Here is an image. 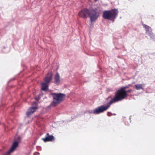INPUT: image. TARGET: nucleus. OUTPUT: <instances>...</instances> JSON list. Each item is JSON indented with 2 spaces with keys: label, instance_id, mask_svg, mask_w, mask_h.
<instances>
[{
  "label": "nucleus",
  "instance_id": "1",
  "mask_svg": "<svg viewBox=\"0 0 155 155\" xmlns=\"http://www.w3.org/2000/svg\"><path fill=\"white\" fill-rule=\"evenodd\" d=\"M131 84H129L122 87L115 94V96L107 103V105H101L94 109L90 113L96 114H99L107 110L113 103L121 101L124 99L128 95L126 94L125 89L132 87Z\"/></svg>",
  "mask_w": 155,
  "mask_h": 155
},
{
  "label": "nucleus",
  "instance_id": "2",
  "mask_svg": "<svg viewBox=\"0 0 155 155\" xmlns=\"http://www.w3.org/2000/svg\"><path fill=\"white\" fill-rule=\"evenodd\" d=\"M100 13L97 8L88 9L84 8L82 9L78 13L79 17L84 19H86L88 16L90 18L91 23L96 20L99 16Z\"/></svg>",
  "mask_w": 155,
  "mask_h": 155
},
{
  "label": "nucleus",
  "instance_id": "3",
  "mask_svg": "<svg viewBox=\"0 0 155 155\" xmlns=\"http://www.w3.org/2000/svg\"><path fill=\"white\" fill-rule=\"evenodd\" d=\"M118 11L117 9H112L105 10L102 14V17L104 19L108 20L114 22L117 16Z\"/></svg>",
  "mask_w": 155,
  "mask_h": 155
},
{
  "label": "nucleus",
  "instance_id": "4",
  "mask_svg": "<svg viewBox=\"0 0 155 155\" xmlns=\"http://www.w3.org/2000/svg\"><path fill=\"white\" fill-rule=\"evenodd\" d=\"M51 95L53 96V101L48 107L56 106L61 102L65 97V95L64 94L61 93H52Z\"/></svg>",
  "mask_w": 155,
  "mask_h": 155
},
{
  "label": "nucleus",
  "instance_id": "5",
  "mask_svg": "<svg viewBox=\"0 0 155 155\" xmlns=\"http://www.w3.org/2000/svg\"><path fill=\"white\" fill-rule=\"evenodd\" d=\"M143 26L145 29L146 34L150 36L151 38H152L153 33L151 28L150 26L145 24H143Z\"/></svg>",
  "mask_w": 155,
  "mask_h": 155
},
{
  "label": "nucleus",
  "instance_id": "6",
  "mask_svg": "<svg viewBox=\"0 0 155 155\" xmlns=\"http://www.w3.org/2000/svg\"><path fill=\"white\" fill-rule=\"evenodd\" d=\"M54 139V137L52 135H49L48 133L47 134L45 138H42V140L45 142L52 141Z\"/></svg>",
  "mask_w": 155,
  "mask_h": 155
},
{
  "label": "nucleus",
  "instance_id": "7",
  "mask_svg": "<svg viewBox=\"0 0 155 155\" xmlns=\"http://www.w3.org/2000/svg\"><path fill=\"white\" fill-rule=\"evenodd\" d=\"M52 78V74L51 73H48L47 76L45 78L44 82L48 84L51 80Z\"/></svg>",
  "mask_w": 155,
  "mask_h": 155
},
{
  "label": "nucleus",
  "instance_id": "8",
  "mask_svg": "<svg viewBox=\"0 0 155 155\" xmlns=\"http://www.w3.org/2000/svg\"><path fill=\"white\" fill-rule=\"evenodd\" d=\"M37 109V107H31L27 110L26 113L27 116H29L31 115L35 111V109Z\"/></svg>",
  "mask_w": 155,
  "mask_h": 155
},
{
  "label": "nucleus",
  "instance_id": "9",
  "mask_svg": "<svg viewBox=\"0 0 155 155\" xmlns=\"http://www.w3.org/2000/svg\"><path fill=\"white\" fill-rule=\"evenodd\" d=\"M54 83L57 85H58L60 82V79L59 74L57 73L54 76Z\"/></svg>",
  "mask_w": 155,
  "mask_h": 155
},
{
  "label": "nucleus",
  "instance_id": "10",
  "mask_svg": "<svg viewBox=\"0 0 155 155\" xmlns=\"http://www.w3.org/2000/svg\"><path fill=\"white\" fill-rule=\"evenodd\" d=\"M48 84L44 82H43L41 84V89L42 90L46 91L48 88Z\"/></svg>",
  "mask_w": 155,
  "mask_h": 155
},
{
  "label": "nucleus",
  "instance_id": "11",
  "mask_svg": "<svg viewBox=\"0 0 155 155\" xmlns=\"http://www.w3.org/2000/svg\"><path fill=\"white\" fill-rule=\"evenodd\" d=\"M144 84H136L135 85V87L136 88V89L137 90H140V89H143V86L144 87Z\"/></svg>",
  "mask_w": 155,
  "mask_h": 155
},
{
  "label": "nucleus",
  "instance_id": "12",
  "mask_svg": "<svg viewBox=\"0 0 155 155\" xmlns=\"http://www.w3.org/2000/svg\"><path fill=\"white\" fill-rule=\"evenodd\" d=\"M132 91V89H129V90H127V91H125V92H126V94H127V93H130V92H131V91Z\"/></svg>",
  "mask_w": 155,
  "mask_h": 155
},
{
  "label": "nucleus",
  "instance_id": "13",
  "mask_svg": "<svg viewBox=\"0 0 155 155\" xmlns=\"http://www.w3.org/2000/svg\"><path fill=\"white\" fill-rule=\"evenodd\" d=\"M21 138L20 137H18L16 138V140L19 142Z\"/></svg>",
  "mask_w": 155,
  "mask_h": 155
},
{
  "label": "nucleus",
  "instance_id": "14",
  "mask_svg": "<svg viewBox=\"0 0 155 155\" xmlns=\"http://www.w3.org/2000/svg\"><path fill=\"white\" fill-rule=\"evenodd\" d=\"M40 98L39 97H35V100L37 101L39 100H40Z\"/></svg>",
  "mask_w": 155,
  "mask_h": 155
},
{
  "label": "nucleus",
  "instance_id": "15",
  "mask_svg": "<svg viewBox=\"0 0 155 155\" xmlns=\"http://www.w3.org/2000/svg\"><path fill=\"white\" fill-rule=\"evenodd\" d=\"M111 113L110 112H107V115L109 116H111Z\"/></svg>",
  "mask_w": 155,
  "mask_h": 155
},
{
  "label": "nucleus",
  "instance_id": "16",
  "mask_svg": "<svg viewBox=\"0 0 155 155\" xmlns=\"http://www.w3.org/2000/svg\"><path fill=\"white\" fill-rule=\"evenodd\" d=\"M111 98V97H108V98L109 99V98Z\"/></svg>",
  "mask_w": 155,
  "mask_h": 155
},
{
  "label": "nucleus",
  "instance_id": "17",
  "mask_svg": "<svg viewBox=\"0 0 155 155\" xmlns=\"http://www.w3.org/2000/svg\"><path fill=\"white\" fill-rule=\"evenodd\" d=\"M33 155H36L37 154H35V153H34L33 154Z\"/></svg>",
  "mask_w": 155,
  "mask_h": 155
},
{
  "label": "nucleus",
  "instance_id": "18",
  "mask_svg": "<svg viewBox=\"0 0 155 155\" xmlns=\"http://www.w3.org/2000/svg\"><path fill=\"white\" fill-rule=\"evenodd\" d=\"M125 125H128L126 123H125Z\"/></svg>",
  "mask_w": 155,
  "mask_h": 155
},
{
  "label": "nucleus",
  "instance_id": "19",
  "mask_svg": "<svg viewBox=\"0 0 155 155\" xmlns=\"http://www.w3.org/2000/svg\"><path fill=\"white\" fill-rule=\"evenodd\" d=\"M38 153V154H39V153Z\"/></svg>",
  "mask_w": 155,
  "mask_h": 155
}]
</instances>
